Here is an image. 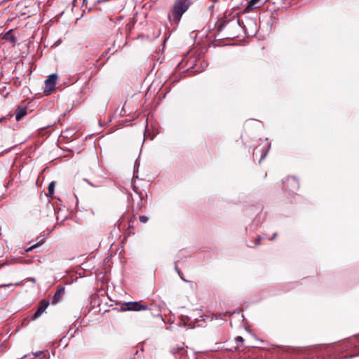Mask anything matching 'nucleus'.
Listing matches in <instances>:
<instances>
[{"instance_id": "obj_1", "label": "nucleus", "mask_w": 359, "mask_h": 359, "mask_svg": "<svg viewBox=\"0 0 359 359\" xmlns=\"http://www.w3.org/2000/svg\"><path fill=\"white\" fill-rule=\"evenodd\" d=\"M191 4V0H175L170 12L168 13L169 20L178 25L182 15L189 9Z\"/></svg>"}, {"instance_id": "obj_2", "label": "nucleus", "mask_w": 359, "mask_h": 359, "mask_svg": "<svg viewBox=\"0 0 359 359\" xmlns=\"http://www.w3.org/2000/svg\"><path fill=\"white\" fill-rule=\"evenodd\" d=\"M147 306L141 304L140 302H125L123 304H121L120 307V311H139L142 310H147Z\"/></svg>"}, {"instance_id": "obj_3", "label": "nucleus", "mask_w": 359, "mask_h": 359, "mask_svg": "<svg viewBox=\"0 0 359 359\" xmlns=\"http://www.w3.org/2000/svg\"><path fill=\"white\" fill-rule=\"evenodd\" d=\"M57 79V74H53L45 81L44 93L46 95H49L53 90L56 85Z\"/></svg>"}, {"instance_id": "obj_4", "label": "nucleus", "mask_w": 359, "mask_h": 359, "mask_svg": "<svg viewBox=\"0 0 359 359\" xmlns=\"http://www.w3.org/2000/svg\"><path fill=\"white\" fill-rule=\"evenodd\" d=\"M49 305V302L43 299L40 302L39 307L37 311L35 312V313L30 318L31 320H34L39 318L46 311V309L48 308Z\"/></svg>"}, {"instance_id": "obj_5", "label": "nucleus", "mask_w": 359, "mask_h": 359, "mask_svg": "<svg viewBox=\"0 0 359 359\" xmlns=\"http://www.w3.org/2000/svg\"><path fill=\"white\" fill-rule=\"evenodd\" d=\"M65 294V287H62L57 290L52 299V304H57L62 298Z\"/></svg>"}, {"instance_id": "obj_6", "label": "nucleus", "mask_w": 359, "mask_h": 359, "mask_svg": "<svg viewBox=\"0 0 359 359\" xmlns=\"http://www.w3.org/2000/svg\"><path fill=\"white\" fill-rule=\"evenodd\" d=\"M26 109L19 108L15 111V119L20 121L23 116L26 115Z\"/></svg>"}, {"instance_id": "obj_7", "label": "nucleus", "mask_w": 359, "mask_h": 359, "mask_svg": "<svg viewBox=\"0 0 359 359\" xmlns=\"http://www.w3.org/2000/svg\"><path fill=\"white\" fill-rule=\"evenodd\" d=\"M55 187V182H52L51 183L49 184L48 187V194H47L48 196L51 197L53 196V194L54 193Z\"/></svg>"}, {"instance_id": "obj_8", "label": "nucleus", "mask_w": 359, "mask_h": 359, "mask_svg": "<svg viewBox=\"0 0 359 359\" xmlns=\"http://www.w3.org/2000/svg\"><path fill=\"white\" fill-rule=\"evenodd\" d=\"M261 0H250L249 2L248 6L246 7V10L252 9L254 8H257V4Z\"/></svg>"}, {"instance_id": "obj_9", "label": "nucleus", "mask_w": 359, "mask_h": 359, "mask_svg": "<svg viewBox=\"0 0 359 359\" xmlns=\"http://www.w3.org/2000/svg\"><path fill=\"white\" fill-rule=\"evenodd\" d=\"M140 221L142 223H146L148 221V217L144 215L140 216Z\"/></svg>"}, {"instance_id": "obj_10", "label": "nucleus", "mask_w": 359, "mask_h": 359, "mask_svg": "<svg viewBox=\"0 0 359 359\" xmlns=\"http://www.w3.org/2000/svg\"><path fill=\"white\" fill-rule=\"evenodd\" d=\"M235 340L236 342H241V343L243 342V341H244L243 338L241 336H238L237 337H236Z\"/></svg>"}, {"instance_id": "obj_11", "label": "nucleus", "mask_w": 359, "mask_h": 359, "mask_svg": "<svg viewBox=\"0 0 359 359\" xmlns=\"http://www.w3.org/2000/svg\"><path fill=\"white\" fill-rule=\"evenodd\" d=\"M41 353H42V352L39 351V352L35 353L34 355H35V356H39Z\"/></svg>"}, {"instance_id": "obj_12", "label": "nucleus", "mask_w": 359, "mask_h": 359, "mask_svg": "<svg viewBox=\"0 0 359 359\" xmlns=\"http://www.w3.org/2000/svg\"><path fill=\"white\" fill-rule=\"evenodd\" d=\"M288 180H293V181H295V178H294V177H291V178H289Z\"/></svg>"}, {"instance_id": "obj_13", "label": "nucleus", "mask_w": 359, "mask_h": 359, "mask_svg": "<svg viewBox=\"0 0 359 359\" xmlns=\"http://www.w3.org/2000/svg\"><path fill=\"white\" fill-rule=\"evenodd\" d=\"M175 269H176V271H177V273H180V270L177 269V266L175 267Z\"/></svg>"}]
</instances>
